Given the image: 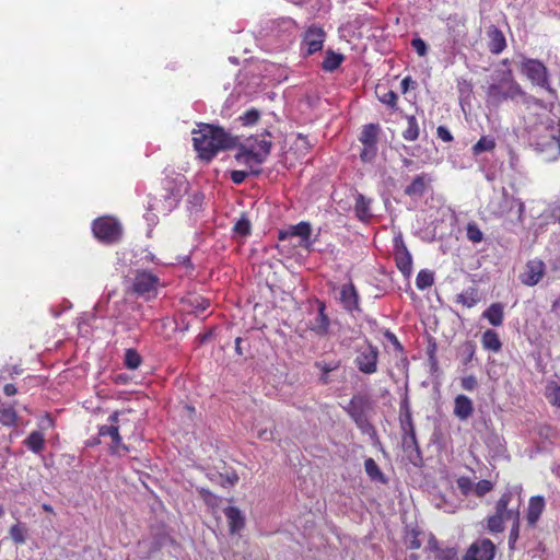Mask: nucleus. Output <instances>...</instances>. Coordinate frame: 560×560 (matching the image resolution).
I'll return each instance as SVG.
<instances>
[{"instance_id":"72a5a7b5","label":"nucleus","mask_w":560,"mask_h":560,"mask_svg":"<svg viewBox=\"0 0 560 560\" xmlns=\"http://www.w3.org/2000/svg\"><path fill=\"white\" fill-rule=\"evenodd\" d=\"M545 396L549 404L560 409V384L549 381L545 387Z\"/></svg>"},{"instance_id":"20e7f679","label":"nucleus","mask_w":560,"mask_h":560,"mask_svg":"<svg viewBox=\"0 0 560 560\" xmlns=\"http://www.w3.org/2000/svg\"><path fill=\"white\" fill-rule=\"evenodd\" d=\"M525 92L515 81L512 70L502 72L498 82L491 83L486 92V104L488 107L498 108L505 101H514L524 96Z\"/></svg>"},{"instance_id":"f704fd0d","label":"nucleus","mask_w":560,"mask_h":560,"mask_svg":"<svg viewBox=\"0 0 560 560\" xmlns=\"http://www.w3.org/2000/svg\"><path fill=\"white\" fill-rule=\"evenodd\" d=\"M364 469L371 480L386 483L387 480L384 474L373 458L370 457L364 460Z\"/></svg>"},{"instance_id":"ddd939ff","label":"nucleus","mask_w":560,"mask_h":560,"mask_svg":"<svg viewBox=\"0 0 560 560\" xmlns=\"http://www.w3.org/2000/svg\"><path fill=\"white\" fill-rule=\"evenodd\" d=\"M326 33L324 28L317 24L308 26L303 35L302 45L306 47V56L318 52L324 47Z\"/></svg>"},{"instance_id":"393cba45","label":"nucleus","mask_w":560,"mask_h":560,"mask_svg":"<svg viewBox=\"0 0 560 560\" xmlns=\"http://www.w3.org/2000/svg\"><path fill=\"white\" fill-rule=\"evenodd\" d=\"M399 425L401 432L416 430L412 420L411 408L408 398L406 397L399 407Z\"/></svg>"},{"instance_id":"f03ea898","label":"nucleus","mask_w":560,"mask_h":560,"mask_svg":"<svg viewBox=\"0 0 560 560\" xmlns=\"http://www.w3.org/2000/svg\"><path fill=\"white\" fill-rule=\"evenodd\" d=\"M192 143L198 156L210 162L220 151L235 148L237 139L222 127L201 124L197 130L192 131Z\"/></svg>"},{"instance_id":"13d9d810","label":"nucleus","mask_w":560,"mask_h":560,"mask_svg":"<svg viewBox=\"0 0 560 560\" xmlns=\"http://www.w3.org/2000/svg\"><path fill=\"white\" fill-rule=\"evenodd\" d=\"M460 385L463 389L472 392L477 387L478 382L474 375H468L462 378Z\"/></svg>"},{"instance_id":"aec40b11","label":"nucleus","mask_w":560,"mask_h":560,"mask_svg":"<svg viewBox=\"0 0 560 560\" xmlns=\"http://www.w3.org/2000/svg\"><path fill=\"white\" fill-rule=\"evenodd\" d=\"M363 404L364 401L362 397L353 396L348 406L345 408L347 413L360 428H362L364 422L366 421L364 417Z\"/></svg>"},{"instance_id":"37998d69","label":"nucleus","mask_w":560,"mask_h":560,"mask_svg":"<svg viewBox=\"0 0 560 560\" xmlns=\"http://www.w3.org/2000/svg\"><path fill=\"white\" fill-rule=\"evenodd\" d=\"M142 363V357L136 349H127L124 357V364L129 370L138 369Z\"/></svg>"},{"instance_id":"49530a36","label":"nucleus","mask_w":560,"mask_h":560,"mask_svg":"<svg viewBox=\"0 0 560 560\" xmlns=\"http://www.w3.org/2000/svg\"><path fill=\"white\" fill-rule=\"evenodd\" d=\"M466 236L474 244L480 243L483 240V233L476 222L467 223Z\"/></svg>"},{"instance_id":"c85d7f7f","label":"nucleus","mask_w":560,"mask_h":560,"mask_svg":"<svg viewBox=\"0 0 560 560\" xmlns=\"http://www.w3.org/2000/svg\"><path fill=\"white\" fill-rule=\"evenodd\" d=\"M271 147V133L267 130L255 138V144L252 145V148L255 149L264 158L265 161L270 154Z\"/></svg>"},{"instance_id":"7c9ffc66","label":"nucleus","mask_w":560,"mask_h":560,"mask_svg":"<svg viewBox=\"0 0 560 560\" xmlns=\"http://www.w3.org/2000/svg\"><path fill=\"white\" fill-rule=\"evenodd\" d=\"M370 200L363 195H359L355 199L354 212L360 221L366 222L371 219Z\"/></svg>"},{"instance_id":"dca6fc26","label":"nucleus","mask_w":560,"mask_h":560,"mask_svg":"<svg viewBox=\"0 0 560 560\" xmlns=\"http://www.w3.org/2000/svg\"><path fill=\"white\" fill-rule=\"evenodd\" d=\"M339 302L347 312L361 311L360 295L351 280L340 287Z\"/></svg>"},{"instance_id":"bf43d9fd","label":"nucleus","mask_w":560,"mask_h":560,"mask_svg":"<svg viewBox=\"0 0 560 560\" xmlns=\"http://www.w3.org/2000/svg\"><path fill=\"white\" fill-rule=\"evenodd\" d=\"M384 337L393 345L396 351L404 352V347L394 332L385 330Z\"/></svg>"},{"instance_id":"58836bf2","label":"nucleus","mask_w":560,"mask_h":560,"mask_svg":"<svg viewBox=\"0 0 560 560\" xmlns=\"http://www.w3.org/2000/svg\"><path fill=\"white\" fill-rule=\"evenodd\" d=\"M133 413L131 409L116 410L109 417L108 421L120 424V429L132 422L130 416Z\"/></svg>"},{"instance_id":"6ab92c4d","label":"nucleus","mask_w":560,"mask_h":560,"mask_svg":"<svg viewBox=\"0 0 560 560\" xmlns=\"http://www.w3.org/2000/svg\"><path fill=\"white\" fill-rule=\"evenodd\" d=\"M487 33H488V37H489V42H488L489 50L494 55L501 54L506 47V40H505V36H504L503 32L501 30H499L497 26L491 25L488 28Z\"/></svg>"},{"instance_id":"e433bc0d","label":"nucleus","mask_w":560,"mask_h":560,"mask_svg":"<svg viewBox=\"0 0 560 560\" xmlns=\"http://www.w3.org/2000/svg\"><path fill=\"white\" fill-rule=\"evenodd\" d=\"M495 140L489 136H482L471 148L474 155H479L483 152H491L495 149Z\"/></svg>"},{"instance_id":"de8ad7c7","label":"nucleus","mask_w":560,"mask_h":560,"mask_svg":"<svg viewBox=\"0 0 560 560\" xmlns=\"http://www.w3.org/2000/svg\"><path fill=\"white\" fill-rule=\"evenodd\" d=\"M312 147L313 144L310 142L307 136H304L302 133L298 135L296 140L294 142V148L296 152H299L301 155H306L311 151Z\"/></svg>"},{"instance_id":"2f4dec72","label":"nucleus","mask_w":560,"mask_h":560,"mask_svg":"<svg viewBox=\"0 0 560 560\" xmlns=\"http://www.w3.org/2000/svg\"><path fill=\"white\" fill-rule=\"evenodd\" d=\"M425 187H427V175L420 174V175H417L413 178V180L411 182V184L405 188V194L410 197L422 196L425 191Z\"/></svg>"},{"instance_id":"a19ab883","label":"nucleus","mask_w":560,"mask_h":560,"mask_svg":"<svg viewBox=\"0 0 560 560\" xmlns=\"http://www.w3.org/2000/svg\"><path fill=\"white\" fill-rule=\"evenodd\" d=\"M401 444L405 451L413 450L420 454V446L417 440L416 430L401 432Z\"/></svg>"},{"instance_id":"a211bd4d","label":"nucleus","mask_w":560,"mask_h":560,"mask_svg":"<svg viewBox=\"0 0 560 560\" xmlns=\"http://www.w3.org/2000/svg\"><path fill=\"white\" fill-rule=\"evenodd\" d=\"M546 502L542 495H534L529 499L526 520L534 527L545 511Z\"/></svg>"},{"instance_id":"6e6552de","label":"nucleus","mask_w":560,"mask_h":560,"mask_svg":"<svg viewBox=\"0 0 560 560\" xmlns=\"http://www.w3.org/2000/svg\"><path fill=\"white\" fill-rule=\"evenodd\" d=\"M521 71L535 85L550 90V80L547 67L537 59H526Z\"/></svg>"},{"instance_id":"c756f323","label":"nucleus","mask_w":560,"mask_h":560,"mask_svg":"<svg viewBox=\"0 0 560 560\" xmlns=\"http://www.w3.org/2000/svg\"><path fill=\"white\" fill-rule=\"evenodd\" d=\"M345 60V56L334 50H328L322 62V68L326 72H334L337 70Z\"/></svg>"},{"instance_id":"473e14b6","label":"nucleus","mask_w":560,"mask_h":560,"mask_svg":"<svg viewBox=\"0 0 560 560\" xmlns=\"http://www.w3.org/2000/svg\"><path fill=\"white\" fill-rule=\"evenodd\" d=\"M18 413L11 405H1L0 423L5 427H15L18 424Z\"/></svg>"},{"instance_id":"4c0bfd02","label":"nucleus","mask_w":560,"mask_h":560,"mask_svg":"<svg viewBox=\"0 0 560 560\" xmlns=\"http://www.w3.org/2000/svg\"><path fill=\"white\" fill-rule=\"evenodd\" d=\"M9 536L16 545H24L26 542L27 528L25 524L18 522L9 529Z\"/></svg>"},{"instance_id":"6e6d98bb","label":"nucleus","mask_w":560,"mask_h":560,"mask_svg":"<svg viewBox=\"0 0 560 560\" xmlns=\"http://www.w3.org/2000/svg\"><path fill=\"white\" fill-rule=\"evenodd\" d=\"M378 100H380L383 104H385V105H387L388 107H390L392 109H396V107H397V100H398V96H397V94H396L394 91H392V90H389V91L385 92L383 95H380V96H378Z\"/></svg>"},{"instance_id":"39448f33","label":"nucleus","mask_w":560,"mask_h":560,"mask_svg":"<svg viewBox=\"0 0 560 560\" xmlns=\"http://www.w3.org/2000/svg\"><path fill=\"white\" fill-rule=\"evenodd\" d=\"M92 231L94 236L105 243H117L122 235L121 224L112 217H102L93 221Z\"/></svg>"},{"instance_id":"f257e3e1","label":"nucleus","mask_w":560,"mask_h":560,"mask_svg":"<svg viewBox=\"0 0 560 560\" xmlns=\"http://www.w3.org/2000/svg\"><path fill=\"white\" fill-rule=\"evenodd\" d=\"M520 508L521 495L512 488H506L495 502V511L486 520V529L491 534L502 533L505 528L504 523L512 521V527L509 535V549L514 550L515 544L520 537Z\"/></svg>"},{"instance_id":"774afa93","label":"nucleus","mask_w":560,"mask_h":560,"mask_svg":"<svg viewBox=\"0 0 560 560\" xmlns=\"http://www.w3.org/2000/svg\"><path fill=\"white\" fill-rule=\"evenodd\" d=\"M243 339L241 337H237L235 339V351L238 355H243L244 352H243V349L241 347V343H242Z\"/></svg>"},{"instance_id":"bb28decb","label":"nucleus","mask_w":560,"mask_h":560,"mask_svg":"<svg viewBox=\"0 0 560 560\" xmlns=\"http://www.w3.org/2000/svg\"><path fill=\"white\" fill-rule=\"evenodd\" d=\"M447 30L450 33H454V43L466 37V24L465 19L458 15H450L447 19Z\"/></svg>"},{"instance_id":"ea45409f","label":"nucleus","mask_w":560,"mask_h":560,"mask_svg":"<svg viewBox=\"0 0 560 560\" xmlns=\"http://www.w3.org/2000/svg\"><path fill=\"white\" fill-rule=\"evenodd\" d=\"M315 366L322 372L320 382L328 384L330 382L329 373L340 366V361L316 362Z\"/></svg>"},{"instance_id":"69168bd1","label":"nucleus","mask_w":560,"mask_h":560,"mask_svg":"<svg viewBox=\"0 0 560 560\" xmlns=\"http://www.w3.org/2000/svg\"><path fill=\"white\" fill-rule=\"evenodd\" d=\"M466 349L468 351L467 360L466 362H469L472 360L475 352H476V346L472 342H468L466 346Z\"/></svg>"},{"instance_id":"f8f14e48","label":"nucleus","mask_w":560,"mask_h":560,"mask_svg":"<svg viewBox=\"0 0 560 560\" xmlns=\"http://www.w3.org/2000/svg\"><path fill=\"white\" fill-rule=\"evenodd\" d=\"M394 259L398 270L405 277H410L412 272V256L400 234L394 237Z\"/></svg>"},{"instance_id":"4d7b16f0","label":"nucleus","mask_w":560,"mask_h":560,"mask_svg":"<svg viewBox=\"0 0 560 560\" xmlns=\"http://www.w3.org/2000/svg\"><path fill=\"white\" fill-rule=\"evenodd\" d=\"M410 45L419 57H425L428 55V45L421 37L412 38Z\"/></svg>"},{"instance_id":"1a4fd4ad","label":"nucleus","mask_w":560,"mask_h":560,"mask_svg":"<svg viewBox=\"0 0 560 560\" xmlns=\"http://www.w3.org/2000/svg\"><path fill=\"white\" fill-rule=\"evenodd\" d=\"M380 351L376 346L368 342L366 348L358 350V354L354 358V364L357 369L366 375H371L377 372Z\"/></svg>"},{"instance_id":"4be33fe9","label":"nucleus","mask_w":560,"mask_h":560,"mask_svg":"<svg viewBox=\"0 0 560 560\" xmlns=\"http://www.w3.org/2000/svg\"><path fill=\"white\" fill-rule=\"evenodd\" d=\"M429 549L434 552L438 560H463L455 547L442 548L434 537L429 540Z\"/></svg>"},{"instance_id":"c03bdc74","label":"nucleus","mask_w":560,"mask_h":560,"mask_svg":"<svg viewBox=\"0 0 560 560\" xmlns=\"http://www.w3.org/2000/svg\"><path fill=\"white\" fill-rule=\"evenodd\" d=\"M434 275L431 270L422 269L418 272L416 278V285L419 290H425L433 285Z\"/></svg>"},{"instance_id":"f3484780","label":"nucleus","mask_w":560,"mask_h":560,"mask_svg":"<svg viewBox=\"0 0 560 560\" xmlns=\"http://www.w3.org/2000/svg\"><path fill=\"white\" fill-rule=\"evenodd\" d=\"M318 313L311 324V330L319 336L327 335L330 326V320L326 314V305L323 301H317Z\"/></svg>"},{"instance_id":"e2e57ef3","label":"nucleus","mask_w":560,"mask_h":560,"mask_svg":"<svg viewBox=\"0 0 560 560\" xmlns=\"http://www.w3.org/2000/svg\"><path fill=\"white\" fill-rule=\"evenodd\" d=\"M413 83L415 82L412 81V79L410 77L404 78L400 83L401 92L407 93L409 91L410 85Z\"/></svg>"},{"instance_id":"b1692460","label":"nucleus","mask_w":560,"mask_h":560,"mask_svg":"<svg viewBox=\"0 0 560 560\" xmlns=\"http://www.w3.org/2000/svg\"><path fill=\"white\" fill-rule=\"evenodd\" d=\"M482 317L486 318L494 327L501 326L504 319L503 304L500 302L490 304V306L483 311Z\"/></svg>"},{"instance_id":"0eeeda50","label":"nucleus","mask_w":560,"mask_h":560,"mask_svg":"<svg viewBox=\"0 0 560 560\" xmlns=\"http://www.w3.org/2000/svg\"><path fill=\"white\" fill-rule=\"evenodd\" d=\"M160 278L151 271H137L132 282V291L145 300L154 299L158 294Z\"/></svg>"},{"instance_id":"9b49d317","label":"nucleus","mask_w":560,"mask_h":560,"mask_svg":"<svg viewBox=\"0 0 560 560\" xmlns=\"http://www.w3.org/2000/svg\"><path fill=\"white\" fill-rule=\"evenodd\" d=\"M497 547L489 538L475 540L466 550L463 560H493Z\"/></svg>"},{"instance_id":"5701e85b","label":"nucleus","mask_w":560,"mask_h":560,"mask_svg":"<svg viewBox=\"0 0 560 560\" xmlns=\"http://www.w3.org/2000/svg\"><path fill=\"white\" fill-rule=\"evenodd\" d=\"M224 514L232 534H236L244 528L245 518L238 508L229 506L224 510Z\"/></svg>"},{"instance_id":"603ef678","label":"nucleus","mask_w":560,"mask_h":560,"mask_svg":"<svg viewBox=\"0 0 560 560\" xmlns=\"http://www.w3.org/2000/svg\"><path fill=\"white\" fill-rule=\"evenodd\" d=\"M458 490L463 495H468L474 490L472 481L467 476H460L456 479Z\"/></svg>"},{"instance_id":"680f3d73","label":"nucleus","mask_w":560,"mask_h":560,"mask_svg":"<svg viewBox=\"0 0 560 560\" xmlns=\"http://www.w3.org/2000/svg\"><path fill=\"white\" fill-rule=\"evenodd\" d=\"M438 137L444 142H452L454 140L450 130L444 126H439L436 129Z\"/></svg>"},{"instance_id":"052dcab7","label":"nucleus","mask_w":560,"mask_h":560,"mask_svg":"<svg viewBox=\"0 0 560 560\" xmlns=\"http://www.w3.org/2000/svg\"><path fill=\"white\" fill-rule=\"evenodd\" d=\"M248 174L249 173L246 171L235 170L231 172L230 178L234 184L241 185L247 178Z\"/></svg>"},{"instance_id":"4468645a","label":"nucleus","mask_w":560,"mask_h":560,"mask_svg":"<svg viewBox=\"0 0 560 560\" xmlns=\"http://www.w3.org/2000/svg\"><path fill=\"white\" fill-rule=\"evenodd\" d=\"M546 265L541 259L535 258L528 260L524 271L520 275V280L524 285L534 287L545 277Z\"/></svg>"},{"instance_id":"09e8293b","label":"nucleus","mask_w":560,"mask_h":560,"mask_svg":"<svg viewBox=\"0 0 560 560\" xmlns=\"http://www.w3.org/2000/svg\"><path fill=\"white\" fill-rule=\"evenodd\" d=\"M260 118V112L256 108H250L240 116V121L243 126H253Z\"/></svg>"},{"instance_id":"864d4df0","label":"nucleus","mask_w":560,"mask_h":560,"mask_svg":"<svg viewBox=\"0 0 560 560\" xmlns=\"http://www.w3.org/2000/svg\"><path fill=\"white\" fill-rule=\"evenodd\" d=\"M23 369L20 365H5L0 371V380L13 378L22 374Z\"/></svg>"},{"instance_id":"a878e982","label":"nucleus","mask_w":560,"mask_h":560,"mask_svg":"<svg viewBox=\"0 0 560 560\" xmlns=\"http://www.w3.org/2000/svg\"><path fill=\"white\" fill-rule=\"evenodd\" d=\"M481 345L485 350L498 353L502 349V342L498 332L493 329H487L481 335Z\"/></svg>"},{"instance_id":"5fc2aeb1","label":"nucleus","mask_w":560,"mask_h":560,"mask_svg":"<svg viewBox=\"0 0 560 560\" xmlns=\"http://www.w3.org/2000/svg\"><path fill=\"white\" fill-rule=\"evenodd\" d=\"M234 232L241 236H247L250 234V222L246 218H241L233 228Z\"/></svg>"},{"instance_id":"79ce46f5","label":"nucleus","mask_w":560,"mask_h":560,"mask_svg":"<svg viewBox=\"0 0 560 560\" xmlns=\"http://www.w3.org/2000/svg\"><path fill=\"white\" fill-rule=\"evenodd\" d=\"M456 301L469 308L474 307L479 301L477 289L469 288L464 293L458 294Z\"/></svg>"},{"instance_id":"c9c22d12","label":"nucleus","mask_w":560,"mask_h":560,"mask_svg":"<svg viewBox=\"0 0 560 560\" xmlns=\"http://www.w3.org/2000/svg\"><path fill=\"white\" fill-rule=\"evenodd\" d=\"M407 128L402 131V138L407 141H416L420 136V128L413 115L407 116Z\"/></svg>"},{"instance_id":"8fccbe9b","label":"nucleus","mask_w":560,"mask_h":560,"mask_svg":"<svg viewBox=\"0 0 560 560\" xmlns=\"http://www.w3.org/2000/svg\"><path fill=\"white\" fill-rule=\"evenodd\" d=\"M198 492L207 505L211 508H217L219 505L220 498L212 493L209 489L200 488Z\"/></svg>"},{"instance_id":"9d476101","label":"nucleus","mask_w":560,"mask_h":560,"mask_svg":"<svg viewBox=\"0 0 560 560\" xmlns=\"http://www.w3.org/2000/svg\"><path fill=\"white\" fill-rule=\"evenodd\" d=\"M103 424L98 427V436H109L112 442L109 444V453L116 456H122L130 452V447L122 443V438L119 433L120 424Z\"/></svg>"},{"instance_id":"3c124183","label":"nucleus","mask_w":560,"mask_h":560,"mask_svg":"<svg viewBox=\"0 0 560 560\" xmlns=\"http://www.w3.org/2000/svg\"><path fill=\"white\" fill-rule=\"evenodd\" d=\"M493 489V483L490 480L482 479L479 480L475 487L474 492L478 498L485 497L487 493L491 492Z\"/></svg>"},{"instance_id":"412c9836","label":"nucleus","mask_w":560,"mask_h":560,"mask_svg":"<svg viewBox=\"0 0 560 560\" xmlns=\"http://www.w3.org/2000/svg\"><path fill=\"white\" fill-rule=\"evenodd\" d=\"M454 415L465 421L474 413V405L466 395H457L454 400Z\"/></svg>"},{"instance_id":"cd10ccee","label":"nucleus","mask_w":560,"mask_h":560,"mask_svg":"<svg viewBox=\"0 0 560 560\" xmlns=\"http://www.w3.org/2000/svg\"><path fill=\"white\" fill-rule=\"evenodd\" d=\"M23 443L33 453L40 454L45 450V435L40 431H32Z\"/></svg>"},{"instance_id":"2eb2a0df","label":"nucleus","mask_w":560,"mask_h":560,"mask_svg":"<svg viewBox=\"0 0 560 560\" xmlns=\"http://www.w3.org/2000/svg\"><path fill=\"white\" fill-rule=\"evenodd\" d=\"M235 160L246 165L249 168V173L258 176L261 174L260 165L265 162L264 158L252 147L248 149L241 145L238 152L235 154Z\"/></svg>"},{"instance_id":"0e129e2a","label":"nucleus","mask_w":560,"mask_h":560,"mask_svg":"<svg viewBox=\"0 0 560 560\" xmlns=\"http://www.w3.org/2000/svg\"><path fill=\"white\" fill-rule=\"evenodd\" d=\"M3 393L7 395V396H13L18 393V388L14 384H5L3 386Z\"/></svg>"},{"instance_id":"a18cd8bd","label":"nucleus","mask_w":560,"mask_h":560,"mask_svg":"<svg viewBox=\"0 0 560 560\" xmlns=\"http://www.w3.org/2000/svg\"><path fill=\"white\" fill-rule=\"evenodd\" d=\"M290 235L300 236L304 242H307L311 237L312 228L308 222H300L295 225L290 226Z\"/></svg>"},{"instance_id":"338daca9","label":"nucleus","mask_w":560,"mask_h":560,"mask_svg":"<svg viewBox=\"0 0 560 560\" xmlns=\"http://www.w3.org/2000/svg\"><path fill=\"white\" fill-rule=\"evenodd\" d=\"M421 547V541L417 537V535L413 536V538L409 541L408 548L409 549H419Z\"/></svg>"},{"instance_id":"423d86ee","label":"nucleus","mask_w":560,"mask_h":560,"mask_svg":"<svg viewBox=\"0 0 560 560\" xmlns=\"http://www.w3.org/2000/svg\"><path fill=\"white\" fill-rule=\"evenodd\" d=\"M380 132L381 127L378 124H366L362 127L359 141L363 145V149L360 152V160L363 163H370L375 159L377 154Z\"/></svg>"},{"instance_id":"7ed1b4c3","label":"nucleus","mask_w":560,"mask_h":560,"mask_svg":"<svg viewBox=\"0 0 560 560\" xmlns=\"http://www.w3.org/2000/svg\"><path fill=\"white\" fill-rule=\"evenodd\" d=\"M532 145L545 162L560 159V128L553 119L540 121L533 130Z\"/></svg>"}]
</instances>
